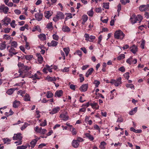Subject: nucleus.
I'll return each mask as SVG.
<instances>
[{
  "label": "nucleus",
  "instance_id": "nucleus-1",
  "mask_svg": "<svg viewBox=\"0 0 149 149\" xmlns=\"http://www.w3.org/2000/svg\"><path fill=\"white\" fill-rule=\"evenodd\" d=\"M125 35L120 30L116 31L114 33V36L117 39L123 40L124 38Z\"/></svg>",
  "mask_w": 149,
  "mask_h": 149
},
{
  "label": "nucleus",
  "instance_id": "nucleus-2",
  "mask_svg": "<svg viewBox=\"0 0 149 149\" xmlns=\"http://www.w3.org/2000/svg\"><path fill=\"white\" fill-rule=\"evenodd\" d=\"M143 19V17L140 15H138L136 17L135 15H133L130 18V20L132 23L133 24L136 23L137 21L140 23Z\"/></svg>",
  "mask_w": 149,
  "mask_h": 149
},
{
  "label": "nucleus",
  "instance_id": "nucleus-3",
  "mask_svg": "<svg viewBox=\"0 0 149 149\" xmlns=\"http://www.w3.org/2000/svg\"><path fill=\"white\" fill-rule=\"evenodd\" d=\"M122 78L121 77H119L117 79H112L111 80L110 83L112 84H114L116 86H118L122 83L121 81Z\"/></svg>",
  "mask_w": 149,
  "mask_h": 149
},
{
  "label": "nucleus",
  "instance_id": "nucleus-4",
  "mask_svg": "<svg viewBox=\"0 0 149 149\" xmlns=\"http://www.w3.org/2000/svg\"><path fill=\"white\" fill-rule=\"evenodd\" d=\"M18 66L19 67H22L23 69L22 72H24L27 73V72L28 70L31 69V67H28L26 66H23V64L19 63L18 64Z\"/></svg>",
  "mask_w": 149,
  "mask_h": 149
},
{
  "label": "nucleus",
  "instance_id": "nucleus-5",
  "mask_svg": "<svg viewBox=\"0 0 149 149\" xmlns=\"http://www.w3.org/2000/svg\"><path fill=\"white\" fill-rule=\"evenodd\" d=\"M8 8L5 6L4 5L0 6V12L3 13L5 14H7L9 10Z\"/></svg>",
  "mask_w": 149,
  "mask_h": 149
},
{
  "label": "nucleus",
  "instance_id": "nucleus-6",
  "mask_svg": "<svg viewBox=\"0 0 149 149\" xmlns=\"http://www.w3.org/2000/svg\"><path fill=\"white\" fill-rule=\"evenodd\" d=\"M18 73L19 74H18L17 73L15 74V77H21L22 78H24L26 75H28L27 73H25L24 72H22L20 69L19 70Z\"/></svg>",
  "mask_w": 149,
  "mask_h": 149
},
{
  "label": "nucleus",
  "instance_id": "nucleus-7",
  "mask_svg": "<svg viewBox=\"0 0 149 149\" xmlns=\"http://www.w3.org/2000/svg\"><path fill=\"white\" fill-rule=\"evenodd\" d=\"M139 10L141 11H148L149 10V4L141 5L139 6Z\"/></svg>",
  "mask_w": 149,
  "mask_h": 149
},
{
  "label": "nucleus",
  "instance_id": "nucleus-8",
  "mask_svg": "<svg viewBox=\"0 0 149 149\" xmlns=\"http://www.w3.org/2000/svg\"><path fill=\"white\" fill-rule=\"evenodd\" d=\"M10 21V19L9 17H5L4 19L1 21V22L3 23L2 25H4L5 26H7Z\"/></svg>",
  "mask_w": 149,
  "mask_h": 149
},
{
  "label": "nucleus",
  "instance_id": "nucleus-9",
  "mask_svg": "<svg viewBox=\"0 0 149 149\" xmlns=\"http://www.w3.org/2000/svg\"><path fill=\"white\" fill-rule=\"evenodd\" d=\"M22 134L20 133L17 134H15L13 137V139L14 140H17L20 141L22 140Z\"/></svg>",
  "mask_w": 149,
  "mask_h": 149
},
{
  "label": "nucleus",
  "instance_id": "nucleus-10",
  "mask_svg": "<svg viewBox=\"0 0 149 149\" xmlns=\"http://www.w3.org/2000/svg\"><path fill=\"white\" fill-rule=\"evenodd\" d=\"M60 108L58 107H56L53 108L52 110L49 112V113L52 115L56 113L60 110Z\"/></svg>",
  "mask_w": 149,
  "mask_h": 149
},
{
  "label": "nucleus",
  "instance_id": "nucleus-11",
  "mask_svg": "<svg viewBox=\"0 0 149 149\" xmlns=\"http://www.w3.org/2000/svg\"><path fill=\"white\" fill-rule=\"evenodd\" d=\"M88 85L87 84H84L81 86L79 88L80 91L82 92L86 91L88 88Z\"/></svg>",
  "mask_w": 149,
  "mask_h": 149
},
{
  "label": "nucleus",
  "instance_id": "nucleus-12",
  "mask_svg": "<svg viewBox=\"0 0 149 149\" xmlns=\"http://www.w3.org/2000/svg\"><path fill=\"white\" fill-rule=\"evenodd\" d=\"M9 52H10L9 55L13 56V55H15L17 53V52H15V49L14 47H10V49L8 50Z\"/></svg>",
  "mask_w": 149,
  "mask_h": 149
},
{
  "label": "nucleus",
  "instance_id": "nucleus-13",
  "mask_svg": "<svg viewBox=\"0 0 149 149\" xmlns=\"http://www.w3.org/2000/svg\"><path fill=\"white\" fill-rule=\"evenodd\" d=\"M35 17L36 19L38 21L41 20L42 17V13H37L35 15Z\"/></svg>",
  "mask_w": 149,
  "mask_h": 149
},
{
  "label": "nucleus",
  "instance_id": "nucleus-14",
  "mask_svg": "<svg viewBox=\"0 0 149 149\" xmlns=\"http://www.w3.org/2000/svg\"><path fill=\"white\" fill-rule=\"evenodd\" d=\"M78 141L77 140H74L72 141V145L74 148H76L79 147V143Z\"/></svg>",
  "mask_w": 149,
  "mask_h": 149
},
{
  "label": "nucleus",
  "instance_id": "nucleus-15",
  "mask_svg": "<svg viewBox=\"0 0 149 149\" xmlns=\"http://www.w3.org/2000/svg\"><path fill=\"white\" fill-rule=\"evenodd\" d=\"M130 51L134 54H135L138 51L137 47L135 45H133V46L130 47Z\"/></svg>",
  "mask_w": 149,
  "mask_h": 149
},
{
  "label": "nucleus",
  "instance_id": "nucleus-16",
  "mask_svg": "<svg viewBox=\"0 0 149 149\" xmlns=\"http://www.w3.org/2000/svg\"><path fill=\"white\" fill-rule=\"evenodd\" d=\"M58 19H62L64 18L65 16L63 13L59 12L57 13L56 15Z\"/></svg>",
  "mask_w": 149,
  "mask_h": 149
},
{
  "label": "nucleus",
  "instance_id": "nucleus-17",
  "mask_svg": "<svg viewBox=\"0 0 149 149\" xmlns=\"http://www.w3.org/2000/svg\"><path fill=\"white\" fill-rule=\"evenodd\" d=\"M63 93V92L61 90L57 91L55 93L54 96L59 97L62 95Z\"/></svg>",
  "mask_w": 149,
  "mask_h": 149
},
{
  "label": "nucleus",
  "instance_id": "nucleus-18",
  "mask_svg": "<svg viewBox=\"0 0 149 149\" xmlns=\"http://www.w3.org/2000/svg\"><path fill=\"white\" fill-rule=\"evenodd\" d=\"M58 43L57 41L52 40L51 43H48L47 44L48 46L55 47L56 46Z\"/></svg>",
  "mask_w": 149,
  "mask_h": 149
},
{
  "label": "nucleus",
  "instance_id": "nucleus-19",
  "mask_svg": "<svg viewBox=\"0 0 149 149\" xmlns=\"http://www.w3.org/2000/svg\"><path fill=\"white\" fill-rule=\"evenodd\" d=\"M60 117L65 121L67 120L68 119V117L66 114H61L60 115Z\"/></svg>",
  "mask_w": 149,
  "mask_h": 149
},
{
  "label": "nucleus",
  "instance_id": "nucleus-20",
  "mask_svg": "<svg viewBox=\"0 0 149 149\" xmlns=\"http://www.w3.org/2000/svg\"><path fill=\"white\" fill-rule=\"evenodd\" d=\"M44 15L46 18L49 19V17L52 15V12L50 11H46L44 13Z\"/></svg>",
  "mask_w": 149,
  "mask_h": 149
},
{
  "label": "nucleus",
  "instance_id": "nucleus-21",
  "mask_svg": "<svg viewBox=\"0 0 149 149\" xmlns=\"http://www.w3.org/2000/svg\"><path fill=\"white\" fill-rule=\"evenodd\" d=\"M93 71V69L92 68H90L86 73V76L88 77L89 75H91Z\"/></svg>",
  "mask_w": 149,
  "mask_h": 149
},
{
  "label": "nucleus",
  "instance_id": "nucleus-22",
  "mask_svg": "<svg viewBox=\"0 0 149 149\" xmlns=\"http://www.w3.org/2000/svg\"><path fill=\"white\" fill-rule=\"evenodd\" d=\"M36 56L38 57V61L40 63H41L43 61V58L40 53H37L36 54Z\"/></svg>",
  "mask_w": 149,
  "mask_h": 149
},
{
  "label": "nucleus",
  "instance_id": "nucleus-23",
  "mask_svg": "<svg viewBox=\"0 0 149 149\" xmlns=\"http://www.w3.org/2000/svg\"><path fill=\"white\" fill-rule=\"evenodd\" d=\"M30 146L29 144H27L26 145L24 146L22 145L20 146H18L17 147V149H25L27 147H29V148H30Z\"/></svg>",
  "mask_w": 149,
  "mask_h": 149
},
{
  "label": "nucleus",
  "instance_id": "nucleus-24",
  "mask_svg": "<svg viewBox=\"0 0 149 149\" xmlns=\"http://www.w3.org/2000/svg\"><path fill=\"white\" fill-rule=\"evenodd\" d=\"M20 104V102L15 100L13 103V107L14 108H17L19 106Z\"/></svg>",
  "mask_w": 149,
  "mask_h": 149
},
{
  "label": "nucleus",
  "instance_id": "nucleus-25",
  "mask_svg": "<svg viewBox=\"0 0 149 149\" xmlns=\"http://www.w3.org/2000/svg\"><path fill=\"white\" fill-rule=\"evenodd\" d=\"M86 137L88 139L92 141L93 140L94 138L93 136L89 133H86L85 134Z\"/></svg>",
  "mask_w": 149,
  "mask_h": 149
},
{
  "label": "nucleus",
  "instance_id": "nucleus-26",
  "mask_svg": "<svg viewBox=\"0 0 149 149\" xmlns=\"http://www.w3.org/2000/svg\"><path fill=\"white\" fill-rule=\"evenodd\" d=\"M15 88H11L9 89L6 92V93L8 95H11L13 94L14 91L16 90Z\"/></svg>",
  "mask_w": 149,
  "mask_h": 149
},
{
  "label": "nucleus",
  "instance_id": "nucleus-27",
  "mask_svg": "<svg viewBox=\"0 0 149 149\" xmlns=\"http://www.w3.org/2000/svg\"><path fill=\"white\" fill-rule=\"evenodd\" d=\"M46 79L48 81H55L56 80V78L55 77H51L49 76H48Z\"/></svg>",
  "mask_w": 149,
  "mask_h": 149
},
{
  "label": "nucleus",
  "instance_id": "nucleus-28",
  "mask_svg": "<svg viewBox=\"0 0 149 149\" xmlns=\"http://www.w3.org/2000/svg\"><path fill=\"white\" fill-rule=\"evenodd\" d=\"M6 48V42L4 41L0 43V49L3 50Z\"/></svg>",
  "mask_w": 149,
  "mask_h": 149
},
{
  "label": "nucleus",
  "instance_id": "nucleus-29",
  "mask_svg": "<svg viewBox=\"0 0 149 149\" xmlns=\"http://www.w3.org/2000/svg\"><path fill=\"white\" fill-rule=\"evenodd\" d=\"M37 143L36 140L34 139L30 142L31 146V148L30 149H32V148H34L36 145V143Z\"/></svg>",
  "mask_w": 149,
  "mask_h": 149
},
{
  "label": "nucleus",
  "instance_id": "nucleus-30",
  "mask_svg": "<svg viewBox=\"0 0 149 149\" xmlns=\"http://www.w3.org/2000/svg\"><path fill=\"white\" fill-rule=\"evenodd\" d=\"M40 77L37 73L35 74L34 75H32L30 78H32L33 79H40Z\"/></svg>",
  "mask_w": 149,
  "mask_h": 149
},
{
  "label": "nucleus",
  "instance_id": "nucleus-31",
  "mask_svg": "<svg viewBox=\"0 0 149 149\" xmlns=\"http://www.w3.org/2000/svg\"><path fill=\"white\" fill-rule=\"evenodd\" d=\"M38 37L42 40H44L46 39V36L44 34H41L38 35Z\"/></svg>",
  "mask_w": 149,
  "mask_h": 149
},
{
  "label": "nucleus",
  "instance_id": "nucleus-32",
  "mask_svg": "<svg viewBox=\"0 0 149 149\" xmlns=\"http://www.w3.org/2000/svg\"><path fill=\"white\" fill-rule=\"evenodd\" d=\"M62 30L64 32H69L70 31V29L67 26H64L62 28Z\"/></svg>",
  "mask_w": 149,
  "mask_h": 149
},
{
  "label": "nucleus",
  "instance_id": "nucleus-33",
  "mask_svg": "<svg viewBox=\"0 0 149 149\" xmlns=\"http://www.w3.org/2000/svg\"><path fill=\"white\" fill-rule=\"evenodd\" d=\"M137 110V108L136 107L133 109L130 112V114L131 115H134L135 113H136Z\"/></svg>",
  "mask_w": 149,
  "mask_h": 149
},
{
  "label": "nucleus",
  "instance_id": "nucleus-34",
  "mask_svg": "<svg viewBox=\"0 0 149 149\" xmlns=\"http://www.w3.org/2000/svg\"><path fill=\"white\" fill-rule=\"evenodd\" d=\"M130 130L131 131H133L135 133H140L142 132V130H136L133 127L131 128Z\"/></svg>",
  "mask_w": 149,
  "mask_h": 149
},
{
  "label": "nucleus",
  "instance_id": "nucleus-35",
  "mask_svg": "<svg viewBox=\"0 0 149 149\" xmlns=\"http://www.w3.org/2000/svg\"><path fill=\"white\" fill-rule=\"evenodd\" d=\"M10 47H13L14 48H16L17 46V42L15 41H13L10 43Z\"/></svg>",
  "mask_w": 149,
  "mask_h": 149
},
{
  "label": "nucleus",
  "instance_id": "nucleus-36",
  "mask_svg": "<svg viewBox=\"0 0 149 149\" xmlns=\"http://www.w3.org/2000/svg\"><path fill=\"white\" fill-rule=\"evenodd\" d=\"M30 98L29 94H26L24 97V100L26 101H30Z\"/></svg>",
  "mask_w": 149,
  "mask_h": 149
},
{
  "label": "nucleus",
  "instance_id": "nucleus-37",
  "mask_svg": "<svg viewBox=\"0 0 149 149\" xmlns=\"http://www.w3.org/2000/svg\"><path fill=\"white\" fill-rule=\"evenodd\" d=\"M36 31H37L38 32H40L41 31V29L39 26H36L33 28L32 31L34 32Z\"/></svg>",
  "mask_w": 149,
  "mask_h": 149
},
{
  "label": "nucleus",
  "instance_id": "nucleus-38",
  "mask_svg": "<svg viewBox=\"0 0 149 149\" xmlns=\"http://www.w3.org/2000/svg\"><path fill=\"white\" fill-rule=\"evenodd\" d=\"M63 51L65 53L66 56H68L70 51L68 47H65L63 48Z\"/></svg>",
  "mask_w": 149,
  "mask_h": 149
},
{
  "label": "nucleus",
  "instance_id": "nucleus-39",
  "mask_svg": "<svg viewBox=\"0 0 149 149\" xmlns=\"http://www.w3.org/2000/svg\"><path fill=\"white\" fill-rule=\"evenodd\" d=\"M125 57V55L123 54H121L117 57V59L118 60H120L123 59Z\"/></svg>",
  "mask_w": 149,
  "mask_h": 149
},
{
  "label": "nucleus",
  "instance_id": "nucleus-40",
  "mask_svg": "<svg viewBox=\"0 0 149 149\" xmlns=\"http://www.w3.org/2000/svg\"><path fill=\"white\" fill-rule=\"evenodd\" d=\"M103 7L105 8L108 9L109 8V3H104Z\"/></svg>",
  "mask_w": 149,
  "mask_h": 149
},
{
  "label": "nucleus",
  "instance_id": "nucleus-41",
  "mask_svg": "<svg viewBox=\"0 0 149 149\" xmlns=\"http://www.w3.org/2000/svg\"><path fill=\"white\" fill-rule=\"evenodd\" d=\"M106 145V143L103 141L102 142L100 143V148L102 149H104L105 148L104 146Z\"/></svg>",
  "mask_w": 149,
  "mask_h": 149
},
{
  "label": "nucleus",
  "instance_id": "nucleus-42",
  "mask_svg": "<svg viewBox=\"0 0 149 149\" xmlns=\"http://www.w3.org/2000/svg\"><path fill=\"white\" fill-rule=\"evenodd\" d=\"M145 43V41L144 40H142V41L141 42V43L140 45V47L142 49H143L144 48V46Z\"/></svg>",
  "mask_w": 149,
  "mask_h": 149
},
{
  "label": "nucleus",
  "instance_id": "nucleus-43",
  "mask_svg": "<svg viewBox=\"0 0 149 149\" xmlns=\"http://www.w3.org/2000/svg\"><path fill=\"white\" fill-rule=\"evenodd\" d=\"M28 125V124L26 123H25L21 127V129L22 130H23Z\"/></svg>",
  "mask_w": 149,
  "mask_h": 149
},
{
  "label": "nucleus",
  "instance_id": "nucleus-44",
  "mask_svg": "<svg viewBox=\"0 0 149 149\" xmlns=\"http://www.w3.org/2000/svg\"><path fill=\"white\" fill-rule=\"evenodd\" d=\"M11 26L13 28H15L16 24H15V21L13 20L10 23Z\"/></svg>",
  "mask_w": 149,
  "mask_h": 149
},
{
  "label": "nucleus",
  "instance_id": "nucleus-45",
  "mask_svg": "<svg viewBox=\"0 0 149 149\" xmlns=\"http://www.w3.org/2000/svg\"><path fill=\"white\" fill-rule=\"evenodd\" d=\"M33 57V56L32 55H26L25 56V58L27 60H31Z\"/></svg>",
  "mask_w": 149,
  "mask_h": 149
},
{
  "label": "nucleus",
  "instance_id": "nucleus-46",
  "mask_svg": "<svg viewBox=\"0 0 149 149\" xmlns=\"http://www.w3.org/2000/svg\"><path fill=\"white\" fill-rule=\"evenodd\" d=\"M93 84H95V86L97 87H98V85L100 84V83L99 81L95 80L93 82Z\"/></svg>",
  "mask_w": 149,
  "mask_h": 149
},
{
  "label": "nucleus",
  "instance_id": "nucleus-47",
  "mask_svg": "<svg viewBox=\"0 0 149 149\" xmlns=\"http://www.w3.org/2000/svg\"><path fill=\"white\" fill-rule=\"evenodd\" d=\"M97 104L95 103H91L90 104V105L92 106V108H95L96 109H97V108L96 107V106L97 105Z\"/></svg>",
  "mask_w": 149,
  "mask_h": 149
},
{
  "label": "nucleus",
  "instance_id": "nucleus-48",
  "mask_svg": "<svg viewBox=\"0 0 149 149\" xmlns=\"http://www.w3.org/2000/svg\"><path fill=\"white\" fill-rule=\"evenodd\" d=\"M53 96V94L52 93L49 92H47V98L52 97Z\"/></svg>",
  "mask_w": 149,
  "mask_h": 149
},
{
  "label": "nucleus",
  "instance_id": "nucleus-49",
  "mask_svg": "<svg viewBox=\"0 0 149 149\" xmlns=\"http://www.w3.org/2000/svg\"><path fill=\"white\" fill-rule=\"evenodd\" d=\"M47 27L48 29H52V23L51 22L49 23L47 25Z\"/></svg>",
  "mask_w": 149,
  "mask_h": 149
},
{
  "label": "nucleus",
  "instance_id": "nucleus-50",
  "mask_svg": "<svg viewBox=\"0 0 149 149\" xmlns=\"http://www.w3.org/2000/svg\"><path fill=\"white\" fill-rule=\"evenodd\" d=\"M87 14L88 15L91 17H92L93 16V13L92 10L88 12Z\"/></svg>",
  "mask_w": 149,
  "mask_h": 149
},
{
  "label": "nucleus",
  "instance_id": "nucleus-51",
  "mask_svg": "<svg viewBox=\"0 0 149 149\" xmlns=\"http://www.w3.org/2000/svg\"><path fill=\"white\" fill-rule=\"evenodd\" d=\"M129 73L128 72H127L125 73L124 74V77L127 79H128L129 78L130 76L129 75Z\"/></svg>",
  "mask_w": 149,
  "mask_h": 149
},
{
  "label": "nucleus",
  "instance_id": "nucleus-52",
  "mask_svg": "<svg viewBox=\"0 0 149 149\" xmlns=\"http://www.w3.org/2000/svg\"><path fill=\"white\" fill-rule=\"evenodd\" d=\"M53 38L54 39L58 40L59 38V37L58 35L55 34H54L53 35Z\"/></svg>",
  "mask_w": 149,
  "mask_h": 149
},
{
  "label": "nucleus",
  "instance_id": "nucleus-53",
  "mask_svg": "<svg viewBox=\"0 0 149 149\" xmlns=\"http://www.w3.org/2000/svg\"><path fill=\"white\" fill-rule=\"evenodd\" d=\"M82 19L83 21L86 22L88 19V17L87 15H84L82 16Z\"/></svg>",
  "mask_w": 149,
  "mask_h": 149
},
{
  "label": "nucleus",
  "instance_id": "nucleus-54",
  "mask_svg": "<svg viewBox=\"0 0 149 149\" xmlns=\"http://www.w3.org/2000/svg\"><path fill=\"white\" fill-rule=\"evenodd\" d=\"M11 29V28H5L4 29V31L5 33H8L10 32V30Z\"/></svg>",
  "mask_w": 149,
  "mask_h": 149
},
{
  "label": "nucleus",
  "instance_id": "nucleus-55",
  "mask_svg": "<svg viewBox=\"0 0 149 149\" xmlns=\"http://www.w3.org/2000/svg\"><path fill=\"white\" fill-rule=\"evenodd\" d=\"M79 76L80 77V82H82L84 80V77L82 76V74H80Z\"/></svg>",
  "mask_w": 149,
  "mask_h": 149
},
{
  "label": "nucleus",
  "instance_id": "nucleus-56",
  "mask_svg": "<svg viewBox=\"0 0 149 149\" xmlns=\"http://www.w3.org/2000/svg\"><path fill=\"white\" fill-rule=\"evenodd\" d=\"M94 128L95 129L98 130L99 132L100 131V129L99 126L97 125H94Z\"/></svg>",
  "mask_w": 149,
  "mask_h": 149
},
{
  "label": "nucleus",
  "instance_id": "nucleus-57",
  "mask_svg": "<svg viewBox=\"0 0 149 149\" xmlns=\"http://www.w3.org/2000/svg\"><path fill=\"white\" fill-rule=\"evenodd\" d=\"M102 38V37L101 35L99 36L98 38V41L97 42L98 43L100 44Z\"/></svg>",
  "mask_w": 149,
  "mask_h": 149
},
{
  "label": "nucleus",
  "instance_id": "nucleus-58",
  "mask_svg": "<svg viewBox=\"0 0 149 149\" xmlns=\"http://www.w3.org/2000/svg\"><path fill=\"white\" fill-rule=\"evenodd\" d=\"M3 140L4 142L5 143H7V142H10V139L8 138H4L3 139Z\"/></svg>",
  "mask_w": 149,
  "mask_h": 149
},
{
  "label": "nucleus",
  "instance_id": "nucleus-59",
  "mask_svg": "<svg viewBox=\"0 0 149 149\" xmlns=\"http://www.w3.org/2000/svg\"><path fill=\"white\" fill-rule=\"evenodd\" d=\"M72 134L73 135H75L77 134V132L76 131V129L74 128H72Z\"/></svg>",
  "mask_w": 149,
  "mask_h": 149
},
{
  "label": "nucleus",
  "instance_id": "nucleus-60",
  "mask_svg": "<svg viewBox=\"0 0 149 149\" xmlns=\"http://www.w3.org/2000/svg\"><path fill=\"white\" fill-rule=\"evenodd\" d=\"M75 86L73 84H71L70 86V88L72 90H75Z\"/></svg>",
  "mask_w": 149,
  "mask_h": 149
},
{
  "label": "nucleus",
  "instance_id": "nucleus-61",
  "mask_svg": "<svg viewBox=\"0 0 149 149\" xmlns=\"http://www.w3.org/2000/svg\"><path fill=\"white\" fill-rule=\"evenodd\" d=\"M84 37L86 38V40H89V35L87 33H85L84 35Z\"/></svg>",
  "mask_w": 149,
  "mask_h": 149
},
{
  "label": "nucleus",
  "instance_id": "nucleus-62",
  "mask_svg": "<svg viewBox=\"0 0 149 149\" xmlns=\"http://www.w3.org/2000/svg\"><path fill=\"white\" fill-rule=\"evenodd\" d=\"M118 7V10L117 11L118 12H120L121 10V5L120 3H119L117 6Z\"/></svg>",
  "mask_w": 149,
  "mask_h": 149
},
{
  "label": "nucleus",
  "instance_id": "nucleus-63",
  "mask_svg": "<svg viewBox=\"0 0 149 149\" xmlns=\"http://www.w3.org/2000/svg\"><path fill=\"white\" fill-rule=\"evenodd\" d=\"M89 67V65H85L83 66L82 69L83 70H84L88 68Z\"/></svg>",
  "mask_w": 149,
  "mask_h": 149
},
{
  "label": "nucleus",
  "instance_id": "nucleus-64",
  "mask_svg": "<svg viewBox=\"0 0 149 149\" xmlns=\"http://www.w3.org/2000/svg\"><path fill=\"white\" fill-rule=\"evenodd\" d=\"M119 70L121 72H124L125 71V68L124 67L122 66L119 69Z\"/></svg>",
  "mask_w": 149,
  "mask_h": 149
}]
</instances>
